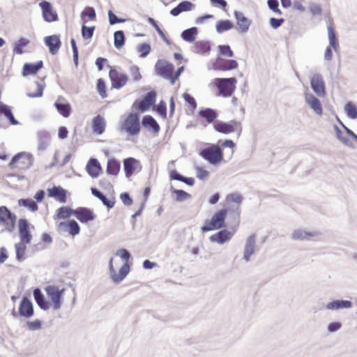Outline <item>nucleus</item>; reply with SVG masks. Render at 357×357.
<instances>
[{
	"instance_id": "42",
	"label": "nucleus",
	"mask_w": 357,
	"mask_h": 357,
	"mask_svg": "<svg viewBox=\"0 0 357 357\" xmlns=\"http://www.w3.org/2000/svg\"><path fill=\"white\" fill-rule=\"evenodd\" d=\"M314 234L310 231H306L302 229H296L292 233V239L299 241H310V238L314 236Z\"/></svg>"
},
{
	"instance_id": "46",
	"label": "nucleus",
	"mask_w": 357,
	"mask_h": 357,
	"mask_svg": "<svg viewBox=\"0 0 357 357\" xmlns=\"http://www.w3.org/2000/svg\"><path fill=\"white\" fill-rule=\"evenodd\" d=\"M30 41L29 39L21 37L17 40L13 45V52L17 54H22L24 52V47L29 44Z\"/></svg>"
},
{
	"instance_id": "57",
	"label": "nucleus",
	"mask_w": 357,
	"mask_h": 357,
	"mask_svg": "<svg viewBox=\"0 0 357 357\" xmlns=\"http://www.w3.org/2000/svg\"><path fill=\"white\" fill-rule=\"evenodd\" d=\"M218 52L220 55L227 57H233L234 52L229 45H219L218 46Z\"/></svg>"
},
{
	"instance_id": "36",
	"label": "nucleus",
	"mask_w": 357,
	"mask_h": 357,
	"mask_svg": "<svg viewBox=\"0 0 357 357\" xmlns=\"http://www.w3.org/2000/svg\"><path fill=\"white\" fill-rule=\"evenodd\" d=\"M59 114L64 118H68L71 114V105L68 102H59L56 100L54 104Z\"/></svg>"
},
{
	"instance_id": "52",
	"label": "nucleus",
	"mask_w": 357,
	"mask_h": 357,
	"mask_svg": "<svg viewBox=\"0 0 357 357\" xmlns=\"http://www.w3.org/2000/svg\"><path fill=\"white\" fill-rule=\"evenodd\" d=\"M26 244L27 243L23 242H19L15 245L16 259L20 262L25 259L24 255L26 249Z\"/></svg>"
},
{
	"instance_id": "15",
	"label": "nucleus",
	"mask_w": 357,
	"mask_h": 357,
	"mask_svg": "<svg viewBox=\"0 0 357 357\" xmlns=\"http://www.w3.org/2000/svg\"><path fill=\"white\" fill-rule=\"evenodd\" d=\"M310 86L312 91L319 97L326 94V85L320 73H315L310 79Z\"/></svg>"
},
{
	"instance_id": "37",
	"label": "nucleus",
	"mask_w": 357,
	"mask_h": 357,
	"mask_svg": "<svg viewBox=\"0 0 357 357\" xmlns=\"http://www.w3.org/2000/svg\"><path fill=\"white\" fill-rule=\"evenodd\" d=\"M211 50V43L207 40H198L193 45V52L196 54H204Z\"/></svg>"
},
{
	"instance_id": "1",
	"label": "nucleus",
	"mask_w": 357,
	"mask_h": 357,
	"mask_svg": "<svg viewBox=\"0 0 357 357\" xmlns=\"http://www.w3.org/2000/svg\"><path fill=\"white\" fill-rule=\"evenodd\" d=\"M199 155L213 166L218 165L224 160L223 150L215 144H210L208 146L201 149Z\"/></svg>"
},
{
	"instance_id": "40",
	"label": "nucleus",
	"mask_w": 357,
	"mask_h": 357,
	"mask_svg": "<svg viewBox=\"0 0 357 357\" xmlns=\"http://www.w3.org/2000/svg\"><path fill=\"white\" fill-rule=\"evenodd\" d=\"M234 27V24L233 22L229 20H220L217 21L215 24V29L218 33H222Z\"/></svg>"
},
{
	"instance_id": "31",
	"label": "nucleus",
	"mask_w": 357,
	"mask_h": 357,
	"mask_svg": "<svg viewBox=\"0 0 357 357\" xmlns=\"http://www.w3.org/2000/svg\"><path fill=\"white\" fill-rule=\"evenodd\" d=\"M226 200L228 202H234L237 204L236 210V211L233 212V215L234 216V222L236 224V225H238L240 215L238 206H240L241 204L242 203L243 197L239 193L237 192L231 193L227 195Z\"/></svg>"
},
{
	"instance_id": "5",
	"label": "nucleus",
	"mask_w": 357,
	"mask_h": 357,
	"mask_svg": "<svg viewBox=\"0 0 357 357\" xmlns=\"http://www.w3.org/2000/svg\"><path fill=\"white\" fill-rule=\"evenodd\" d=\"M17 215L6 206H0V226L3 227L1 233L5 231L13 232L16 226Z\"/></svg>"
},
{
	"instance_id": "16",
	"label": "nucleus",
	"mask_w": 357,
	"mask_h": 357,
	"mask_svg": "<svg viewBox=\"0 0 357 357\" xmlns=\"http://www.w3.org/2000/svg\"><path fill=\"white\" fill-rule=\"evenodd\" d=\"M18 314L20 317L26 319H29L34 314L33 303L31 299L26 296H23L20 301Z\"/></svg>"
},
{
	"instance_id": "63",
	"label": "nucleus",
	"mask_w": 357,
	"mask_h": 357,
	"mask_svg": "<svg viewBox=\"0 0 357 357\" xmlns=\"http://www.w3.org/2000/svg\"><path fill=\"white\" fill-rule=\"evenodd\" d=\"M26 326L31 331H38L42 328V321L39 319L34 321H27Z\"/></svg>"
},
{
	"instance_id": "20",
	"label": "nucleus",
	"mask_w": 357,
	"mask_h": 357,
	"mask_svg": "<svg viewBox=\"0 0 357 357\" xmlns=\"http://www.w3.org/2000/svg\"><path fill=\"white\" fill-rule=\"evenodd\" d=\"M67 192L68 191L61 185H54L47 190L48 196L61 204L66 202Z\"/></svg>"
},
{
	"instance_id": "7",
	"label": "nucleus",
	"mask_w": 357,
	"mask_h": 357,
	"mask_svg": "<svg viewBox=\"0 0 357 357\" xmlns=\"http://www.w3.org/2000/svg\"><path fill=\"white\" fill-rule=\"evenodd\" d=\"M213 128L216 132L225 135H228L235 131H238V135L239 136L242 132L241 123L236 120H231L228 122L216 121L213 123Z\"/></svg>"
},
{
	"instance_id": "48",
	"label": "nucleus",
	"mask_w": 357,
	"mask_h": 357,
	"mask_svg": "<svg viewBox=\"0 0 357 357\" xmlns=\"http://www.w3.org/2000/svg\"><path fill=\"white\" fill-rule=\"evenodd\" d=\"M328 36L329 41L328 45L332 46L334 51L337 52L339 48V42L335 35V31L331 25L328 26Z\"/></svg>"
},
{
	"instance_id": "53",
	"label": "nucleus",
	"mask_w": 357,
	"mask_h": 357,
	"mask_svg": "<svg viewBox=\"0 0 357 357\" xmlns=\"http://www.w3.org/2000/svg\"><path fill=\"white\" fill-rule=\"evenodd\" d=\"M151 51V45L147 43H141L137 47V52L140 58L146 57L150 54Z\"/></svg>"
},
{
	"instance_id": "26",
	"label": "nucleus",
	"mask_w": 357,
	"mask_h": 357,
	"mask_svg": "<svg viewBox=\"0 0 357 357\" xmlns=\"http://www.w3.org/2000/svg\"><path fill=\"white\" fill-rule=\"evenodd\" d=\"M43 67V61L40 60L35 63H25L22 68V75L27 77L29 75H36Z\"/></svg>"
},
{
	"instance_id": "3",
	"label": "nucleus",
	"mask_w": 357,
	"mask_h": 357,
	"mask_svg": "<svg viewBox=\"0 0 357 357\" xmlns=\"http://www.w3.org/2000/svg\"><path fill=\"white\" fill-rule=\"evenodd\" d=\"M120 130L125 131L130 136L138 135L141 130L139 114L130 112L121 123Z\"/></svg>"
},
{
	"instance_id": "21",
	"label": "nucleus",
	"mask_w": 357,
	"mask_h": 357,
	"mask_svg": "<svg viewBox=\"0 0 357 357\" xmlns=\"http://www.w3.org/2000/svg\"><path fill=\"white\" fill-rule=\"evenodd\" d=\"M59 229L63 232H68L73 236L78 235L80 232L79 224L73 219L69 220L67 222H59Z\"/></svg>"
},
{
	"instance_id": "6",
	"label": "nucleus",
	"mask_w": 357,
	"mask_h": 357,
	"mask_svg": "<svg viewBox=\"0 0 357 357\" xmlns=\"http://www.w3.org/2000/svg\"><path fill=\"white\" fill-rule=\"evenodd\" d=\"M34 162L33 155L27 152H20L13 155L8 164V166L11 169L15 168V165L16 163H19L20 166L18 167L19 169L26 170L33 166Z\"/></svg>"
},
{
	"instance_id": "51",
	"label": "nucleus",
	"mask_w": 357,
	"mask_h": 357,
	"mask_svg": "<svg viewBox=\"0 0 357 357\" xmlns=\"http://www.w3.org/2000/svg\"><path fill=\"white\" fill-rule=\"evenodd\" d=\"M344 111L348 118L351 119L357 118V106L353 102L349 101L345 104Z\"/></svg>"
},
{
	"instance_id": "29",
	"label": "nucleus",
	"mask_w": 357,
	"mask_h": 357,
	"mask_svg": "<svg viewBox=\"0 0 357 357\" xmlns=\"http://www.w3.org/2000/svg\"><path fill=\"white\" fill-rule=\"evenodd\" d=\"M305 101L312 109L318 115L323 114V108L320 100L312 93H305Z\"/></svg>"
},
{
	"instance_id": "60",
	"label": "nucleus",
	"mask_w": 357,
	"mask_h": 357,
	"mask_svg": "<svg viewBox=\"0 0 357 357\" xmlns=\"http://www.w3.org/2000/svg\"><path fill=\"white\" fill-rule=\"evenodd\" d=\"M37 89L34 93H27L26 96L29 98H40L43 95V91L45 88V84H40L38 81L35 82Z\"/></svg>"
},
{
	"instance_id": "62",
	"label": "nucleus",
	"mask_w": 357,
	"mask_h": 357,
	"mask_svg": "<svg viewBox=\"0 0 357 357\" xmlns=\"http://www.w3.org/2000/svg\"><path fill=\"white\" fill-rule=\"evenodd\" d=\"M108 18L109 23L110 25H114L118 23H123L126 22V20L124 18L118 17L111 10L108 11Z\"/></svg>"
},
{
	"instance_id": "10",
	"label": "nucleus",
	"mask_w": 357,
	"mask_h": 357,
	"mask_svg": "<svg viewBox=\"0 0 357 357\" xmlns=\"http://www.w3.org/2000/svg\"><path fill=\"white\" fill-rule=\"evenodd\" d=\"M174 68V64L162 59L158 60L154 66L155 75L165 79L169 80L170 82Z\"/></svg>"
},
{
	"instance_id": "47",
	"label": "nucleus",
	"mask_w": 357,
	"mask_h": 357,
	"mask_svg": "<svg viewBox=\"0 0 357 357\" xmlns=\"http://www.w3.org/2000/svg\"><path fill=\"white\" fill-rule=\"evenodd\" d=\"M328 36L329 41L328 45L332 46L334 51L337 52L339 48V42L335 35V31L331 25L328 26Z\"/></svg>"
},
{
	"instance_id": "22",
	"label": "nucleus",
	"mask_w": 357,
	"mask_h": 357,
	"mask_svg": "<svg viewBox=\"0 0 357 357\" xmlns=\"http://www.w3.org/2000/svg\"><path fill=\"white\" fill-rule=\"evenodd\" d=\"M51 140V135L50 133L45 130H41L37 132V150L39 152L45 151L50 144Z\"/></svg>"
},
{
	"instance_id": "17",
	"label": "nucleus",
	"mask_w": 357,
	"mask_h": 357,
	"mask_svg": "<svg viewBox=\"0 0 357 357\" xmlns=\"http://www.w3.org/2000/svg\"><path fill=\"white\" fill-rule=\"evenodd\" d=\"M30 223L26 218H20L18 220V230L20 242L30 243L32 239V234L29 230Z\"/></svg>"
},
{
	"instance_id": "28",
	"label": "nucleus",
	"mask_w": 357,
	"mask_h": 357,
	"mask_svg": "<svg viewBox=\"0 0 357 357\" xmlns=\"http://www.w3.org/2000/svg\"><path fill=\"white\" fill-rule=\"evenodd\" d=\"M234 16L236 20V24L239 26V29L242 33H245L249 30L251 24L250 20L244 15V14L238 10H235Z\"/></svg>"
},
{
	"instance_id": "43",
	"label": "nucleus",
	"mask_w": 357,
	"mask_h": 357,
	"mask_svg": "<svg viewBox=\"0 0 357 357\" xmlns=\"http://www.w3.org/2000/svg\"><path fill=\"white\" fill-rule=\"evenodd\" d=\"M18 205L28 208L31 212H35L38 209L36 202L31 198H22L18 200Z\"/></svg>"
},
{
	"instance_id": "35",
	"label": "nucleus",
	"mask_w": 357,
	"mask_h": 357,
	"mask_svg": "<svg viewBox=\"0 0 357 357\" xmlns=\"http://www.w3.org/2000/svg\"><path fill=\"white\" fill-rule=\"evenodd\" d=\"M121 169L120 162L115 158L108 159L106 172L108 175L117 176Z\"/></svg>"
},
{
	"instance_id": "59",
	"label": "nucleus",
	"mask_w": 357,
	"mask_h": 357,
	"mask_svg": "<svg viewBox=\"0 0 357 357\" xmlns=\"http://www.w3.org/2000/svg\"><path fill=\"white\" fill-rule=\"evenodd\" d=\"M129 73L132 78V80L135 82H139L142 77L140 73V69L136 65H132L130 66Z\"/></svg>"
},
{
	"instance_id": "38",
	"label": "nucleus",
	"mask_w": 357,
	"mask_h": 357,
	"mask_svg": "<svg viewBox=\"0 0 357 357\" xmlns=\"http://www.w3.org/2000/svg\"><path fill=\"white\" fill-rule=\"evenodd\" d=\"M197 34L198 29L196 26H192L183 30L181 32V37L186 42L194 43Z\"/></svg>"
},
{
	"instance_id": "49",
	"label": "nucleus",
	"mask_w": 357,
	"mask_h": 357,
	"mask_svg": "<svg viewBox=\"0 0 357 357\" xmlns=\"http://www.w3.org/2000/svg\"><path fill=\"white\" fill-rule=\"evenodd\" d=\"M148 22L155 28V31L158 33V35L160 36V38L162 39V40L168 45H170V40L168 39V38L166 36L163 31L160 29L159 25L158 24V22L151 17H148L147 18Z\"/></svg>"
},
{
	"instance_id": "19",
	"label": "nucleus",
	"mask_w": 357,
	"mask_h": 357,
	"mask_svg": "<svg viewBox=\"0 0 357 357\" xmlns=\"http://www.w3.org/2000/svg\"><path fill=\"white\" fill-rule=\"evenodd\" d=\"M44 43L48 47L49 52L52 55L56 54L62 45L60 36L56 34L45 36Z\"/></svg>"
},
{
	"instance_id": "8",
	"label": "nucleus",
	"mask_w": 357,
	"mask_h": 357,
	"mask_svg": "<svg viewBox=\"0 0 357 357\" xmlns=\"http://www.w3.org/2000/svg\"><path fill=\"white\" fill-rule=\"evenodd\" d=\"M45 291L52 303V307L54 310L61 308L62 299L65 291V288L60 289L56 285H47L45 287Z\"/></svg>"
},
{
	"instance_id": "12",
	"label": "nucleus",
	"mask_w": 357,
	"mask_h": 357,
	"mask_svg": "<svg viewBox=\"0 0 357 357\" xmlns=\"http://www.w3.org/2000/svg\"><path fill=\"white\" fill-rule=\"evenodd\" d=\"M238 226V225H236L235 223V226L231 227L232 231H229L223 228L220 229V231L209 237L210 241L212 243H216L220 245L224 244L232 238Z\"/></svg>"
},
{
	"instance_id": "18",
	"label": "nucleus",
	"mask_w": 357,
	"mask_h": 357,
	"mask_svg": "<svg viewBox=\"0 0 357 357\" xmlns=\"http://www.w3.org/2000/svg\"><path fill=\"white\" fill-rule=\"evenodd\" d=\"M75 217L82 224L88 223L96 219L93 211L88 207L79 206L75 209Z\"/></svg>"
},
{
	"instance_id": "54",
	"label": "nucleus",
	"mask_w": 357,
	"mask_h": 357,
	"mask_svg": "<svg viewBox=\"0 0 357 357\" xmlns=\"http://www.w3.org/2000/svg\"><path fill=\"white\" fill-rule=\"evenodd\" d=\"M95 29V26H87L86 25H85V23H84L82 25L81 29V34L82 38L84 40L91 39L94 34Z\"/></svg>"
},
{
	"instance_id": "9",
	"label": "nucleus",
	"mask_w": 357,
	"mask_h": 357,
	"mask_svg": "<svg viewBox=\"0 0 357 357\" xmlns=\"http://www.w3.org/2000/svg\"><path fill=\"white\" fill-rule=\"evenodd\" d=\"M157 93L155 90L147 92L143 100L137 99L132 104V108H135L141 112H144L155 104Z\"/></svg>"
},
{
	"instance_id": "27",
	"label": "nucleus",
	"mask_w": 357,
	"mask_h": 357,
	"mask_svg": "<svg viewBox=\"0 0 357 357\" xmlns=\"http://www.w3.org/2000/svg\"><path fill=\"white\" fill-rule=\"evenodd\" d=\"M142 125L154 134H158L160 131L158 123L151 115L147 114L144 116L142 119Z\"/></svg>"
},
{
	"instance_id": "44",
	"label": "nucleus",
	"mask_w": 357,
	"mask_h": 357,
	"mask_svg": "<svg viewBox=\"0 0 357 357\" xmlns=\"http://www.w3.org/2000/svg\"><path fill=\"white\" fill-rule=\"evenodd\" d=\"M126 43V37L122 30L116 31L114 33V45L117 50L121 49Z\"/></svg>"
},
{
	"instance_id": "45",
	"label": "nucleus",
	"mask_w": 357,
	"mask_h": 357,
	"mask_svg": "<svg viewBox=\"0 0 357 357\" xmlns=\"http://www.w3.org/2000/svg\"><path fill=\"white\" fill-rule=\"evenodd\" d=\"M170 192L176 195V201L182 202L192 197L191 195L183 190L176 189L173 186L170 187Z\"/></svg>"
},
{
	"instance_id": "61",
	"label": "nucleus",
	"mask_w": 357,
	"mask_h": 357,
	"mask_svg": "<svg viewBox=\"0 0 357 357\" xmlns=\"http://www.w3.org/2000/svg\"><path fill=\"white\" fill-rule=\"evenodd\" d=\"M194 168L196 170V176L199 180H204L209 176L208 171L203 167L195 164Z\"/></svg>"
},
{
	"instance_id": "56",
	"label": "nucleus",
	"mask_w": 357,
	"mask_h": 357,
	"mask_svg": "<svg viewBox=\"0 0 357 357\" xmlns=\"http://www.w3.org/2000/svg\"><path fill=\"white\" fill-rule=\"evenodd\" d=\"M334 128H335L337 138L344 145H346L349 147H351V148H354V145H353L352 142L349 139L348 137L343 136L342 130L340 129V128L337 125H335Z\"/></svg>"
},
{
	"instance_id": "13",
	"label": "nucleus",
	"mask_w": 357,
	"mask_h": 357,
	"mask_svg": "<svg viewBox=\"0 0 357 357\" xmlns=\"http://www.w3.org/2000/svg\"><path fill=\"white\" fill-rule=\"evenodd\" d=\"M238 62L234 59H227L222 57H217L212 63V68L215 70L227 71L237 68Z\"/></svg>"
},
{
	"instance_id": "64",
	"label": "nucleus",
	"mask_w": 357,
	"mask_h": 357,
	"mask_svg": "<svg viewBox=\"0 0 357 357\" xmlns=\"http://www.w3.org/2000/svg\"><path fill=\"white\" fill-rule=\"evenodd\" d=\"M178 5L179 6L182 13L190 11L195 7L194 3L187 0L181 1Z\"/></svg>"
},
{
	"instance_id": "25",
	"label": "nucleus",
	"mask_w": 357,
	"mask_h": 357,
	"mask_svg": "<svg viewBox=\"0 0 357 357\" xmlns=\"http://www.w3.org/2000/svg\"><path fill=\"white\" fill-rule=\"evenodd\" d=\"M33 296L36 304L41 310L46 311L50 309L51 303L46 299L40 288L36 287L33 289Z\"/></svg>"
},
{
	"instance_id": "24",
	"label": "nucleus",
	"mask_w": 357,
	"mask_h": 357,
	"mask_svg": "<svg viewBox=\"0 0 357 357\" xmlns=\"http://www.w3.org/2000/svg\"><path fill=\"white\" fill-rule=\"evenodd\" d=\"M198 116L206 121L208 124L214 123L218 117V112L210 107H201Z\"/></svg>"
},
{
	"instance_id": "14",
	"label": "nucleus",
	"mask_w": 357,
	"mask_h": 357,
	"mask_svg": "<svg viewBox=\"0 0 357 357\" xmlns=\"http://www.w3.org/2000/svg\"><path fill=\"white\" fill-rule=\"evenodd\" d=\"M39 6L42 10L43 17L45 22H53L58 20L57 13L50 2L42 1L40 2Z\"/></svg>"
},
{
	"instance_id": "32",
	"label": "nucleus",
	"mask_w": 357,
	"mask_h": 357,
	"mask_svg": "<svg viewBox=\"0 0 357 357\" xmlns=\"http://www.w3.org/2000/svg\"><path fill=\"white\" fill-rule=\"evenodd\" d=\"M138 163L139 161L132 157H128L123 160V169L126 177L130 178L134 174Z\"/></svg>"
},
{
	"instance_id": "39",
	"label": "nucleus",
	"mask_w": 357,
	"mask_h": 357,
	"mask_svg": "<svg viewBox=\"0 0 357 357\" xmlns=\"http://www.w3.org/2000/svg\"><path fill=\"white\" fill-rule=\"evenodd\" d=\"M80 18L83 23H86L89 20H95L96 19L95 8L91 6H86L81 13Z\"/></svg>"
},
{
	"instance_id": "34",
	"label": "nucleus",
	"mask_w": 357,
	"mask_h": 357,
	"mask_svg": "<svg viewBox=\"0 0 357 357\" xmlns=\"http://www.w3.org/2000/svg\"><path fill=\"white\" fill-rule=\"evenodd\" d=\"M105 121L102 116L97 115L93 117L92 120V130L93 133L96 135L102 134L105 132Z\"/></svg>"
},
{
	"instance_id": "50",
	"label": "nucleus",
	"mask_w": 357,
	"mask_h": 357,
	"mask_svg": "<svg viewBox=\"0 0 357 357\" xmlns=\"http://www.w3.org/2000/svg\"><path fill=\"white\" fill-rule=\"evenodd\" d=\"M130 271V265L128 262H125V264L120 268L119 273L116 274V277L115 278V284H119L121 282H122L123 279L128 275Z\"/></svg>"
},
{
	"instance_id": "2",
	"label": "nucleus",
	"mask_w": 357,
	"mask_h": 357,
	"mask_svg": "<svg viewBox=\"0 0 357 357\" xmlns=\"http://www.w3.org/2000/svg\"><path fill=\"white\" fill-rule=\"evenodd\" d=\"M227 216V210L225 208L214 213L211 220H206L205 225L201 227V231L204 233L210 231L219 230L225 227V220Z\"/></svg>"
},
{
	"instance_id": "30",
	"label": "nucleus",
	"mask_w": 357,
	"mask_h": 357,
	"mask_svg": "<svg viewBox=\"0 0 357 357\" xmlns=\"http://www.w3.org/2000/svg\"><path fill=\"white\" fill-rule=\"evenodd\" d=\"M352 307V302L348 300L336 299L328 302L326 308L328 310H339L340 309H349Z\"/></svg>"
},
{
	"instance_id": "4",
	"label": "nucleus",
	"mask_w": 357,
	"mask_h": 357,
	"mask_svg": "<svg viewBox=\"0 0 357 357\" xmlns=\"http://www.w3.org/2000/svg\"><path fill=\"white\" fill-rule=\"evenodd\" d=\"M237 79L235 77H227V78H215L213 80L214 86L218 89L219 96L223 97L231 96L236 89V84Z\"/></svg>"
},
{
	"instance_id": "23",
	"label": "nucleus",
	"mask_w": 357,
	"mask_h": 357,
	"mask_svg": "<svg viewBox=\"0 0 357 357\" xmlns=\"http://www.w3.org/2000/svg\"><path fill=\"white\" fill-rule=\"evenodd\" d=\"M102 170V167L98 159L91 158L86 163V171L93 178H98Z\"/></svg>"
},
{
	"instance_id": "55",
	"label": "nucleus",
	"mask_w": 357,
	"mask_h": 357,
	"mask_svg": "<svg viewBox=\"0 0 357 357\" xmlns=\"http://www.w3.org/2000/svg\"><path fill=\"white\" fill-rule=\"evenodd\" d=\"M182 97H183L184 101L185 102V104L188 105V107L192 112H194L197 106V101H196L195 98L192 95L188 93V92H185L182 95Z\"/></svg>"
},
{
	"instance_id": "11",
	"label": "nucleus",
	"mask_w": 357,
	"mask_h": 357,
	"mask_svg": "<svg viewBox=\"0 0 357 357\" xmlns=\"http://www.w3.org/2000/svg\"><path fill=\"white\" fill-rule=\"evenodd\" d=\"M107 67L110 68L109 71V77L112 83V87L118 90L121 89L128 81L129 78L128 75L119 73L109 64L107 65Z\"/></svg>"
},
{
	"instance_id": "33",
	"label": "nucleus",
	"mask_w": 357,
	"mask_h": 357,
	"mask_svg": "<svg viewBox=\"0 0 357 357\" xmlns=\"http://www.w3.org/2000/svg\"><path fill=\"white\" fill-rule=\"evenodd\" d=\"M256 236L255 234H251L247 238L245 248H244V255L243 259L246 261H249L250 259V256L255 252V243H256Z\"/></svg>"
},
{
	"instance_id": "41",
	"label": "nucleus",
	"mask_w": 357,
	"mask_h": 357,
	"mask_svg": "<svg viewBox=\"0 0 357 357\" xmlns=\"http://www.w3.org/2000/svg\"><path fill=\"white\" fill-rule=\"evenodd\" d=\"M75 215V209L69 206H63L56 211L58 219H68L71 215Z\"/></svg>"
},
{
	"instance_id": "58",
	"label": "nucleus",
	"mask_w": 357,
	"mask_h": 357,
	"mask_svg": "<svg viewBox=\"0 0 357 357\" xmlns=\"http://www.w3.org/2000/svg\"><path fill=\"white\" fill-rule=\"evenodd\" d=\"M97 91L102 98H105L107 97V90H106V84L102 78H99L97 80L96 84Z\"/></svg>"
}]
</instances>
